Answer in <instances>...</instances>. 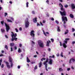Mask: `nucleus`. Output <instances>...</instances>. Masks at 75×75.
I'll use <instances>...</instances> for the list:
<instances>
[{"label": "nucleus", "mask_w": 75, "mask_h": 75, "mask_svg": "<svg viewBox=\"0 0 75 75\" xmlns=\"http://www.w3.org/2000/svg\"><path fill=\"white\" fill-rule=\"evenodd\" d=\"M62 21H63V26L65 28H66V22L68 21V19L66 16H62Z\"/></svg>", "instance_id": "nucleus-1"}, {"label": "nucleus", "mask_w": 75, "mask_h": 75, "mask_svg": "<svg viewBox=\"0 0 75 75\" xmlns=\"http://www.w3.org/2000/svg\"><path fill=\"white\" fill-rule=\"evenodd\" d=\"M11 36L12 38L11 39L12 41H13L14 40L16 41L17 40V38H16L17 37V34L16 33H15V34H14V33L12 32V34L11 35Z\"/></svg>", "instance_id": "nucleus-2"}, {"label": "nucleus", "mask_w": 75, "mask_h": 75, "mask_svg": "<svg viewBox=\"0 0 75 75\" xmlns=\"http://www.w3.org/2000/svg\"><path fill=\"white\" fill-rule=\"evenodd\" d=\"M38 45H39L40 47L41 48H44V42H42L41 40H39L38 42Z\"/></svg>", "instance_id": "nucleus-3"}, {"label": "nucleus", "mask_w": 75, "mask_h": 75, "mask_svg": "<svg viewBox=\"0 0 75 75\" xmlns=\"http://www.w3.org/2000/svg\"><path fill=\"white\" fill-rule=\"evenodd\" d=\"M30 24V23L28 22V19H27L25 20V27L26 28H28L29 27V25Z\"/></svg>", "instance_id": "nucleus-4"}, {"label": "nucleus", "mask_w": 75, "mask_h": 75, "mask_svg": "<svg viewBox=\"0 0 75 75\" xmlns=\"http://www.w3.org/2000/svg\"><path fill=\"white\" fill-rule=\"evenodd\" d=\"M5 23V25L6 27V30L7 32H8V31L10 30V26L8 25V24H7L6 23Z\"/></svg>", "instance_id": "nucleus-5"}, {"label": "nucleus", "mask_w": 75, "mask_h": 75, "mask_svg": "<svg viewBox=\"0 0 75 75\" xmlns=\"http://www.w3.org/2000/svg\"><path fill=\"white\" fill-rule=\"evenodd\" d=\"M63 11V12H62L61 11H60V13L62 16H66V12L65 10V9H64V10H62Z\"/></svg>", "instance_id": "nucleus-6"}, {"label": "nucleus", "mask_w": 75, "mask_h": 75, "mask_svg": "<svg viewBox=\"0 0 75 75\" xmlns=\"http://www.w3.org/2000/svg\"><path fill=\"white\" fill-rule=\"evenodd\" d=\"M30 35L32 37H35V34H34V31L33 30L31 31L30 33Z\"/></svg>", "instance_id": "nucleus-7"}, {"label": "nucleus", "mask_w": 75, "mask_h": 75, "mask_svg": "<svg viewBox=\"0 0 75 75\" xmlns=\"http://www.w3.org/2000/svg\"><path fill=\"white\" fill-rule=\"evenodd\" d=\"M4 62L6 64V66L8 68H10V66L9 65V63L7 62Z\"/></svg>", "instance_id": "nucleus-8"}, {"label": "nucleus", "mask_w": 75, "mask_h": 75, "mask_svg": "<svg viewBox=\"0 0 75 75\" xmlns=\"http://www.w3.org/2000/svg\"><path fill=\"white\" fill-rule=\"evenodd\" d=\"M48 62V58H47L46 59V61L45 62H44L43 63V64L44 65H46V64H47V62Z\"/></svg>", "instance_id": "nucleus-9"}, {"label": "nucleus", "mask_w": 75, "mask_h": 75, "mask_svg": "<svg viewBox=\"0 0 75 75\" xmlns=\"http://www.w3.org/2000/svg\"><path fill=\"white\" fill-rule=\"evenodd\" d=\"M72 60L73 62H75V59L74 58H72L69 60V64H71V61H72Z\"/></svg>", "instance_id": "nucleus-10"}, {"label": "nucleus", "mask_w": 75, "mask_h": 75, "mask_svg": "<svg viewBox=\"0 0 75 75\" xmlns=\"http://www.w3.org/2000/svg\"><path fill=\"white\" fill-rule=\"evenodd\" d=\"M52 62H53V60L51 59H50L48 63L49 64L52 65Z\"/></svg>", "instance_id": "nucleus-11"}, {"label": "nucleus", "mask_w": 75, "mask_h": 75, "mask_svg": "<svg viewBox=\"0 0 75 75\" xmlns=\"http://www.w3.org/2000/svg\"><path fill=\"white\" fill-rule=\"evenodd\" d=\"M71 8L72 9H75V4H71Z\"/></svg>", "instance_id": "nucleus-12"}, {"label": "nucleus", "mask_w": 75, "mask_h": 75, "mask_svg": "<svg viewBox=\"0 0 75 75\" xmlns=\"http://www.w3.org/2000/svg\"><path fill=\"white\" fill-rule=\"evenodd\" d=\"M9 62H10V63H13V59H12L11 57L10 56L9 57Z\"/></svg>", "instance_id": "nucleus-13"}, {"label": "nucleus", "mask_w": 75, "mask_h": 75, "mask_svg": "<svg viewBox=\"0 0 75 75\" xmlns=\"http://www.w3.org/2000/svg\"><path fill=\"white\" fill-rule=\"evenodd\" d=\"M59 6L61 7V6L62 7L61 8V10L62 11V10H64V9L63 8V5L61 3L59 4Z\"/></svg>", "instance_id": "nucleus-14"}, {"label": "nucleus", "mask_w": 75, "mask_h": 75, "mask_svg": "<svg viewBox=\"0 0 75 75\" xmlns=\"http://www.w3.org/2000/svg\"><path fill=\"white\" fill-rule=\"evenodd\" d=\"M37 17H36L35 18H33V21L34 23H37Z\"/></svg>", "instance_id": "nucleus-15"}, {"label": "nucleus", "mask_w": 75, "mask_h": 75, "mask_svg": "<svg viewBox=\"0 0 75 75\" xmlns=\"http://www.w3.org/2000/svg\"><path fill=\"white\" fill-rule=\"evenodd\" d=\"M49 43H51V41H50V40H49L48 41H47L46 45L47 46V47H49V46H50Z\"/></svg>", "instance_id": "nucleus-16"}, {"label": "nucleus", "mask_w": 75, "mask_h": 75, "mask_svg": "<svg viewBox=\"0 0 75 75\" xmlns=\"http://www.w3.org/2000/svg\"><path fill=\"white\" fill-rule=\"evenodd\" d=\"M14 43H10V47H13V46H14Z\"/></svg>", "instance_id": "nucleus-17"}, {"label": "nucleus", "mask_w": 75, "mask_h": 75, "mask_svg": "<svg viewBox=\"0 0 75 75\" xmlns=\"http://www.w3.org/2000/svg\"><path fill=\"white\" fill-rule=\"evenodd\" d=\"M62 45L63 47H64V48H67V45H66V44H65V43H63Z\"/></svg>", "instance_id": "nucleus-18"}, {"label": "nucleus", "mask_w": 75, "mask_h": 75, "mask_svg": "<svg viewBox=\"0 0 75 75\" xmlns=\"http://www.w3.org/2000/svg\"><path fill=\"white\" fill-rule=\"evenodd\" d=\"M1 30L2 33H5V29H1Z\"/></svg>", "instance_id": "nucleus-19"}, {"label": "nucleus", "mask_w": 75, "mask_h": 75, "mask_svg": "<svg viewBox=\"0 0 75 75\" xmlns=\"http://www.w3.org/2000/svg\"><path fill=\"white\" fill-rule=\"evenodd\" d=\"M69 16L71 18H74V15L72 14H70Z\"/></svg>", "instance_id": "nucleus-20"}, {"label": "nucleus", "mask_w": 75, "mask_h": 75, "mask_svg": "<svg viewBox=\"0 0 75 75\" xmlns=\"http://www.w3.org/2000/svg\"><path fill=\"white\" fill-rule=\"evenodd\" d=\"M61 30H60V27L59 26H57V31L58 32H59Z\"/></svg>", "instance_id": "nucleus-21"}, {"label": "nucleus", "mask_w": 75, "mask_h": 75, "mask_svg": "<svg viewBox=\"0 0 75 75\" xmlns=\"http://www.w3.org/2000/svg\"><path fill=\"white\" fill-rule=\"evenodd\" d=\"M22 52V50H21L20 48H18V52L19 53H20V52Z\"/></svg>", "instance_id": "nucleus-22"}, {"label": "nucleus", "mask_w": 75, "mask_h": 75, "mask_svg": "<svg viewBox=\"0 0 75 75\" xmlns=\"http://www.w3.org/2000/svg\"><path fill=\"white\" fill-rule=\"evenodd\" d=\"M59 72H61L62 71H64V69H62V68H60L59 69Z\"/></svg>", "instance_id": "nucleus-23"}, {"label": "nucleus", "mask_w": 75, "mask_h": 75, "mask_svg": "<svg viewBox=\"0 0 75 75\" xmlns=\"http://www.w3.org/2000/svg\"><path fill=\"white\" fill-rule=\"evenodd\" d=\"M41 65H42V63L41 62H40V63H39V67L40 68L41 67Z\"/></svg>", "instance_id": "nucleus-24"}, {"label": "nucleus", "mask_w": 75, "mask_h": 75, "mask_svg": "<svg viewBox=\"0 0 75 75\" xmlns=\"http://www.w3.org/2000/svg\"><path fill=\"white\" fill-rule=\"evenodd\" d=\"M45 66L46 71H48V69H47V64H46Z\"/></svg>", "instance_id": "nucleus-25"}, {"label": "nucleus", "mask_w": 75, "mask_h": 75, "mask_svg": "<svg viewBox=\"0 0 75 75\" xmlns=\"http://www.w3.org/2000/svg\"><path fill=\"white\" fill-rule=\"evenodd\" d=\"M27 62H30V59L28 58V57H27Z\"/></svg>", "instance_id": "nucleus-26"}, {"label": "nucleus", "mask_w": 75, "mask_h": 75, "mask_svg": "<svg viewBox=\"0 0 75 75\" xmlns=\"http://www.w3.org/2000/svg\"><path fill=\"white\" fill-rule=\"evenodd\" d=\"M1 24L2 25H4V21H3L1 22Z\"/></svg>", "instance_id": "nucleus-27"}, {"label": "nucleus", "mask_w": 75, "mask_h": 75, "mask_svg": "<svg viewBox=\"0 0 75 75\" xmlns=\"http://www.w3.org/2000/svg\"><path fill=\"white\" fill-rule=\"evenodd\" d=\"M8 22H10V23H13V21H11V20H10V19H7V20Z\"/></svg>", "instance_id": "nucleus-28"}, {"label": "nucleus", "mask_w": 75, "mask_h": 75, "mask_svg": "<svg viewBox=\"0 0 75 75\" xmlns=\"http://www.w3.org/2000/svg\"><path fill=\"white\" fill-rule=\"evenodd\" d=\"M45 58H42V59H41V61H42L43 60H45Z\"/></svg>", "instance_id": "nucleus-29"}, {"label": "nucleus", "mask_w": 75, "mask_h": 75, "mask_svg": "<svg viewBox=\"0 0 75 75\" xmlns=\"http://www.w3.org/2000/svg\"><path fill=\"white\" fill-rule=\"evenodd\" d=\"M64 42L65 43V44H67L68 43V41L65 40L64 41Z\"/></svg>", "instance_id": "nucleus-30"}, {"label": "nucleus", "mask_w": 75, "mask_h": 75, "mask_svg": "<svg viewBox=\"0 0 75 75\" xmlns=\"http://www.w3.org/2000/svg\"><path fill=\"white\" fill-rule=\"evenodd\" d=\"M60 56H61L62 57H64V56H63V53L62 52H61V54H60Z\"/></svg>", "instance_id": "nucleus-31"}, {"label": "nucleus", "mask_w": 75, "mask_h": 75, "mask_svg": "<svg viewBox=\"0 0 75 75\" xmlns=\"http://www.w3.org/2000/svg\"><path fill=\"white\" fill-rule=\"evenodd\" d=\"M2 61H3L2 59L0 60V66L1 65V62H2Z\"/></svg>", "instance_id": "nucleus-32"}, {"label": "nucleus", "mask_w": 75, "mask_h": 75, "mask_svg": "<svg viewBox=\"0 0 75 75\" xmlns=\"http://www.w3.org/2000/svg\"><path fill=\"white\" fill-rule=\"evenodd\" d=\"M28 2H27L26 3V7H28Z\"/></svg>", "instance_id": "nucleus-33"}, {"label": "nucleus", "mask_w": 75, "mask_h": 75, "mask_svg": "<svg viewBox=\"0 0 75 75\" xmlns=\"http://www.w3.org/2000/svg\"><path fill=\"white\" fill-rule=\"evenodd\" d=\"M5 48H6L7 50H8V47H7V45H5Z\"/></svg>", "instance_id": "nucleus-34"}, {"label": "nucleus", "mask_w": 75, "mask_h": 75, "mask_svg": "<svg viewBox=\"0 0 75 75\" xmlns=\"http://www.w3.org/2000/svg\"><path fill=\"white\" fill-rule=\"evenodd\" d=\"M34 69H35H35H37V65H36L35 66V67L34 68Z\"/></svg>", "instance_id": "nucleus-35"}, {"label": "nucleus", "mask_w": 75, "mask_h": 75, "mask_svg": "<svg viewBox=\"0 0 75 75\" xmlns=\"http://www.w3.org/2000/svg\"><path fill=\"white\" fill-rule=\"evenodd\" d=\"M46 15L47 17H49V14H48V13H47V14H46Z\"/></svg>", "instance_id": "nucleus-36"}, {"label": "nucleus", "mask_w": 75, "mask_h": 75, "mask_svg": "<svg viewBox=\"0 0 75 75\" xmlns=\"http://www.w3.org/2000/svg\"><path fill=\"white\" fill-rule=\"evenodd\" d=\"M51 41L52 42H54V39L51 38Z\"/></svg>", "instance_id": "nucleus-37"}, {"label": "nucleus", "mask_w": 75, "mask_h": 75, "mask_svg": "<svg viewBox=\"0 0 75 75\" xmlns=\"http://www.w3.org/2000/svg\"><path fill=\"white\" fill-rule=\"evenodd\" d=\"M14 48L15 50H17V46L16 45L14 47Z\"/></svg>", "instance_id": "nucleus-38"}, {"label": "nucleus", "mask_w": 75, "mask_h": 75, "mask_svg": "<svg viewBox=\"0 0 75 75\" xmlns=\"http://www.w3.org/2000/svg\"><path fill=\"white\" fill-rule=\"evenodd\" d=\"M68 7V5L67 4H66L65 5H64V7L65 8H67Z\"/></svg>", "instance_id": "nucleus-39"}, {"label": "nucleus", "mask_w": 75, "mask_h": 75, "mask_svg": "<svg viewBox=\"0 0 75 75\" xmlns=\"http://www.w3.org/2000/svg\"><path fill=\"white\" fill-rule=\"evenodd\" d=\"M11 67H13V63H10Z\"/></svg>", "instance_id": "nucleus-40"}, {"label": "nucleus", "mask_w": 75, "mask_h": 75, "mask_svg": "<svg viewBox=\"0 0 75 75\" xmlns=\"http://www.w3.org/2000/svg\"><path fill=\"white\" fill-rule=\"evenodd\" d=\"M32 13L33 14H35V11H32Z\"/></svg>", "instance_id": "nucleus-41"}, {"label": "nucleus", "mask_w": 75, "mask_h": 75, "mask_svg": "<svg viewBox=\"0 0 75 75\" xmlns=\"http://www.w3.org/2000/svg\"><path fill=\"white\" fill-rule=\"evenodd\" d=\"M52 57H51V56H50L49 57V58H54V55H52Z\"/></svg>", "instance_id": "nucleus-42"}, {"label": "nucleus", "mask_w": 75, "mask_h": 75, "mask_svg": "<svg viewBox=\"0 0 75 75\" xmlns=\"http://www.w3.org/2000/svg\"><path fill=\"white\" fill-rule=\"evenodd\" d=\"M70 39L69 38H66L65 39V40H66V41H68V40H69Z\"/></svg>", "instance_id": "nucleus-43"}, {"label": "nucleus", "mask_w": 75, "mask_h": 75, "mask_svg": "<svg viewBox=\"0 0 75 75\" xmlns=\"http://www.w3.org/2000/svg\"><path fill=\"white\" fill-rule=\"evenodd\" d=\"M72 32H74V31H75V29L74 28H72Z\"/></svg>", "instance_id": "nucleus-44"}, {"label": "nucleus", "mask_w": 75, "mask_h": 75, "mask_svg": "<svg viewBox=\"0 0 75 75\" xmlns=\"http://www.w3.org/2000/svg\"><path fill=\"white\" fill-rule=\"evenodd\" d=\"M1 68H4V64H2L1 66Z\"/></svg>", "instance_id": "nucleus-45"}, {"label": "nucleus", "mask_w": 75, "mask_h": 75, "mask_svg": "<svg viewBox=\"0 0 75 75\" xmlns=\"http://www.w3.org/2000/svg\"><path fill=\"white\" fill-rule=\"evenodd\" d=\"M40 25H42V26H43V24L41 23V22H40Z\"/></svg>", "instance_id": "nucleus-46"}, {"label": "nucleus", "mask_w": 75, "mask_h": 75, "mask_svg": "<svg viewBox=\"0 0 75 75\" xmlns=\"http://www.w3.org/2000/svg\"><path fill=\"white\" fill-rule=\"evenodd\" d=\"M15 30H16V31L17 32H18V29L17 28H16L15 29Z\"/></svg>", "instance_id": "nucleus-47"}, {"label": "nucleus", "mask_w": 75, "mask_h": 75, "mask_svg": "<svg viewBox=\"0 0 75 75\" xmlns=\"http://www.w3.org/2000/svg\"><path fill=\"white\" fill-rule=\"evenodd\" d=\"M13 51V48L12 47H11V51L12 52Z\"/></svg>", "instance_id": "nucleus-48"}, {"label": "nucleus", "mask_w": 75, "mask_h": 75, "mask_svg": "<svg viewBox=\"0 0 75 75\" xmlns=\"http://www.w3.org/2000/svg\"><path fill=\"white\" fill-rule=\"evenodd\" d=\"M10 19H11V20H12V21H14V19L12 17H11Z\"/></svg>", "instance_id": "nucleus-49"}, {"label": "nucleus", "mask_w": 75, "mask_h": 75, "mask_svg": "<svg viewBox=\"0 0 75 75\" xmlns=\"http://www.w3.org/2000/svg\"><path fill=\"white\" fill-rule=\"evenodd\" d=\"M7 13H5V17H6V16H7Z\"/></svg>", "instance_id": "nucleus-50"}, {"label": "nucleus", "mask_w": 75, "mask_h": 75, "mask_svg": "<svg viewBox=\"0 0 75 75\" xmlns=\"http://www.w3.org/2000/svg\"><path fill=\"white\" fill-rule=\"evenodd\" d=\"M70 68H68L67 69V70L68 71H70Z\"/></svg>", "instance_id": "nucleus-51"}, {"label": "nucleus", "mask_w": 75, "mask_h": 75, "mask_svg": "<svg viewBox=\"0 0 75 75\" xmlns=\"http://www.w3.org/2000/svg\"><path fill=\"white\" fill-rule=\"evenodd\" d=\"M51 20H52V21H54V18H51Z\"/></svg>", "instance_id": "nucleus-52"}, {"label": "nucleus", "mask_w": 75, "mask_h": 75, "mask_svg": "<svg viewBox=\"0 0 75 75\" xmlns=\"http://www.w3.org/2000/svg\"><path fill=\"white\" fill-rule=\"evenodd\" d=\"M5 37L6 38H8V36H7L6 35H5Z\"/></svg>", "instance_id": "nucleus-53"}, {"label": "nucleus", "mask_w": 75, "mask_h": 75, "mask_svg": "<svg viewBox=\"0 0 75 75\" xmlns=\"http://www.w3.org/2000/svg\"><path fill=\"white\" fill-rule=\"evenodd\" d=\"M60 42V45L61 47L62 46V43H61V42Z\"/></svg>", "instance_id": "nucleus-54"}, {"label": "nucleus", "mask_w": 75, "mask_h": 75, "mask_svg": "<svg viewBox=\"0 0 75 75\" xmlns=\"http://www.w3.org/2000/svg\"><path fill=\"white\" fill-rule=\"evenodd\" d=\"M48 51L50 52V51H51V49L50 48H49L48 49Z\"/></svg>", "instance_id": "nucleus-55"}, {"label": "nucleus", "mask_w": 75, "mask_h": 75, "mask_svg": "<svg viewBox=\"0 0 75 75\" xmlns=\"http://www.w3.org/2000/svg\"><path fill=\"white\" fill-rule=\"evenodd\" d=\"M56 55H57V57H59V54H57Z\"/></svg>", "instance_id": "nucleus-56"}, {"label": "nucleus", "mask_w": 75, "mask_h": 75, "mask_svg": "<svg viewBox=\"0 0 75 75\" xmlns=\"http://www.w3.org/2000/svg\"><path fill=\"white\" fill-rule=\"evenodd\" d=\"M75 41H73V42H72V44H75Z\"/></svg>", "instance_id": "nucleus-57"}, {"label": "nucleus", "mask_w": 75, "mask_h": 75, "mask_svg": "<svg viewBox=\"0 0 75 75\" xmlns=\"http://www.w3.org/2000/svg\"><path fill=\"white\" fill-rule=\"evenodd\" d=\"M46 3H49V0H47L46 1Z\"/></svg>", "instance_id": "nucleus-58"}, {"label": "nucleus", "mask_w": 75, "mask_h": 75, "mask_svg": "<svg viewBox=\"0 0 75 75\" xmlns=\"http://www.w3.org/2000/svg\"><path fill=\"white\" fill-rule=\"evenodd\" d=\"M22 46V45H21V44H19V46L20 47H21Z\"/></svg>", "instance_id": "nucleus-59"}, {"label": "nucleus", "mask_w": 75, "mask_h": 75, "mask_svg": "<svg viewBox=\"0 0 75 75\" xmlns=\"http://www.w3.org/2000/svg\"><path fill=\"white\" fill-rule=\"evenodd\" d=\"M19 30H20V31H21L22 30V28L21 27L19 28Z\"/></svg>", "instance_id": "nucleus-60"}, {"label": "nucleus", "mask_w": 75, "mask_h": 75, "mask_svg": "<svg viewBox=\"0 0 75 75\" xmlns=\"http://www.w3.org/2000/svg\"><path fill=\"white\" fill-rule=\"evenodd\" d=\"M4 56V55H3V54H0V57H3Z\"/></svg>", "instance_id": "nucleus-61"}, {"label": "nucleus", "mask_w": 75, "mask_h": 75, "mask_svg": "<svg viewBox=\"0 0 75 75\" xmlns=\"http://www.w3.org/2000/svg\"><path fill=\"white\" fill-rule=\"evenodd\" d=\"M55 22L57 23V24H58L59 23L58 22V21H55Z\"/></svg>", "instance_id": "nucleus-62"}, {"label": "nucleus", "mask_w": 75, "mask_h": 75, "mask_svg": "<svg viewBox=\"0 0 75 75\" xmlns=\"http://www.w3.org/2000/svg\"><path fill=\"white\" fill-rule=\"evenodd\" d=\"M44 34L45 35V36H47V34H46V33H44Z\"/></svg>", "instance_id": "nucleus-63"}, {"label": "nucleus", "mask_w": 75, "mask_h": 75, "mask_svg": "<svg viewBox=\"0 0 75 75\" xmlns=\"http://www.w3.org/2000/svg\"><path fill=\"white\" fill-rule=\"evenodd\" d=\"M33 57L35 58H36V57H37V55H34Z\"/></svg>", "instance_id": "nucleus-64"}]
</instances>
